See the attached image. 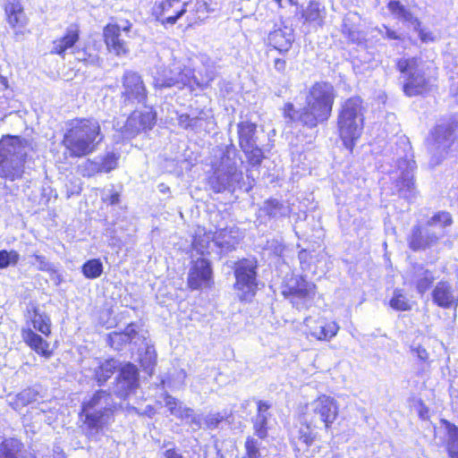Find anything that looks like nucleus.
Wrapping results in <instances>:
<instances>
[{
	"instance_id": "obj_1",
	"label": "nucleus",
	"mask_w": 458,
	"mask_h": 458,
	"mask_svg": "<svg viewBox=\"0 0 458 458\" xmlns=\"http://www.w3.org/2000/svg\"><path fill=\"white\" fill-rule=\"evenodd\" d=\"M335 98V89L331 82L318 81L308 89L301 109H297L292 102H286L282 114L290 123H300L305 128L313 129L327 123L331 118Z\"/></svg>"
},
{
	"instance_id": "obj_2",
	"label": "nucleus",
	"mask_w": 458,
	"mask_h": 458,
	"mask_svg": "<svg viewBox=\"0 0 458 458\" xmlns=\"http://www.w3.org/2000/svg\"><path fill=\"white\" fill-rule=\"evenodd\" d=\"M105 140L100 121L93 116H75L64 123L60 145L67 158L81 159L95 153Z\"/></svg>"
},
{
	"instance_id": "obj_3",
	"label": "nucleus",
	"mask_w": 458,
	"mask_h": 458,
	"mask_svg": "<svg viewBox=\"0 0 458 458\" xmlns=\"http://www.w3.org/2000/svg\"><path fill=\"white\" fill-rule=\"evenodd\" d=\"M25 324L21 328L24 344L40 358L50 359L54 348L47 338L52 335V319L48 313L40 310L36 302H30L23 313Z\"/></svg>"
},
{
	"instance_id": "obj_4",
	"label": "nucleus",
	"mask_w": 458,
	"mask_h": 458,
	"mask_svg": "<svg viewBox=\"0 0 458 458\" xmlns=\"http://www.w3.org/2000/svg\"><path fill=\"white\" fill-rule=\"evenodd\" d=\"M366 112L367 105L359 95L347 98L340 105L336 118L337 133L350 153L353 152L356 142L362 136Z\"/></svg>"
},
{
	"instance_id": "obj_5",
	"label": "nucleus",
	"mask_w": 458,
	"mask_h": 458,
	"mask_svg": "<svg viewBox=\"0 0 458 458\" xmlns=\"http://www.w3.org/2000/svg\"><path fill=\"white\" fill-rule=\"evenodd\" d=\"M27 140L19 135H3L0 139V178L15 182L25 174L27 153H20L27 146Z\"/></svg>"
},
{
	"instance_id": "obj_6",
	"label": "nucleus",
	"mask_w": 458,
	"mask_h": 458,
	"mask_svg": "<svg viewBox=\"0 0 458 458\" xmlns=\"http://www.w3.org/2000/svg\"><path fill=\"white\" fill-rule=\"evenodd\" d=\"M259 263L255 257L242 258L233 263L235 282L233 289L242 302H250L259 290L258 280Z\"/></svg>"
},
{
	"instance_id": "obj_7",
	"label": "nucleus",
	"mask_w": 458,
	"mask_h": 458,
	"mask_svg": "<svg viewBox=\"0 0 458 458\" xmlns=\"http://www.w3.org/2000/svg\"><path fill=\"white\" fill-rule=\"evenodd\" d=\"M419 58H399L395 62L396 70L403 75L402 90L406 97L425 96L431 90L429 80L419 69Z\"/></svg>"
},
{
	"instance_id": "obj_8",
	"label": "nucleus",
	"mask_w": 458,
	"mask_h": 458,
	"mask_svg": "<svg viewBox=\"0 0 458 458\" xmlns=\"http://www.w3.org/2000/svg\"><path fill=\"white\" fill-rule=\"evenodd\" d=\"M316 293V284L302 275L293 276L284 280L281 285L282 296L297 310L309 309Z\"/></svg>"
},
{
	"instance_id": "obj_9",
	"label": "nucleus",
	"mask_w": 458,
	"mask_h": 458,
	"mask_svg": "<svg viewBox=\"0 0 458 458\" xmlns=\"http://www.w3.org/2000/svg\"><path fill=\"white\" fill-rule=\"evenodd\" d=\"M132 23L124 20L119 25L112 17L102 30V39L108 53L114 56H126L130 54L131 47L128 38L131 37Z\"/></svg>"
},
{
	"instance_id": "obj_10",
	"label": "nucleus",
	"mask_w": 458,
	"mask_h": 458,
	"mask_svg": "<svg viewBox=\"0 0 458 458\" xmlns=\"http://www.w3.org/2000/svg\"><path fill=\"white\" fill-rule=\"evenodd\" d=\"M257 124L250 121H242L237 124L238 144L244 153L248 164L258 167L265 158L262 148L256 144Z\"/></svg>"
},
{
	"instance_id": "obj_11",
	"label": "nucleus",
	"mask_w": 458,
	"mask_h": 458,
	"mask_svg": "<svg viewBox=\"0 0 458 458\" xmlns=\"http://www.w3.org/2000/svg\"><path fill=\"white\" fill-rule=\"evenodd\" d=\"M157 113L152 106L142 110H133L126 118L122 132L129 138H135L141 132L151 131L157 124Z\"/></svg>"
},
{
	"instance_id": "obj_12",
	"label": "nucleus",
	"mask_w": 458,
	"mask_h": 458,
	"mask_svg": "<svg viewBox=\"0 0 458 458\" xmlns=\"http://www.w3.org/2000/svg\"><path fill=\"white\" fill-rule=\"evenodd\" d=\"M303 324L307 336L318 342L331 341L340 330L336 320L323 315L309 316L304 318Z\"/></svg>"
},
{
	"instance_id": "obj_13",
	"label": "nucleus",
	"mask_w": 458,
	"mask_h": 458,
	"mask_svg": "<svg viewBox=\"0 0 458 458\" xmlns=\"http://www.w3.org/2000/svg\"><path fill=\"white\" fill-rule=\"evenodd\" d=\"M214 273L210 260L199 257L191 262L187 276V287L191 291L212 288Z\"/></svg>"
},
{
	"instance_id": "obj_14",
	"label": "nucleus",
	"mask_w": 458,
	"mask_h": 458,
	"mask_svg": "<svg viewBox=\"0 0 458 458\" xmlns=\"http://www.w3.org/2000/svg\"><path fill=\"white\" fill-rule=\"evenodd\" d=\"M121 97L124 104L145 103L148 90L141 76L133 71H125L122 77Z\"/></svg>"
},
{
	"instance_id": "obj_15",
	"label": "nucleus",
	"mask_w": 458,
	"mask_h": 458,
	"mask_svg": "<svg viewBox=\"0 0 458 458\" xmlns=\"http://www.w3.org/2000/svg\"><path fill=\"white\" fill-rule=\"evenodd\" d=\"M311 407L313 414L318 416L327 430L332 428L339 417L340 409L338 402L334 397L326 394H318L311 402Z\"/></svg>"
},
{
	"instance_id": "obj_16",
	"label": "nucleus",
	"mask_w": 458,
	"mask_h": 458,
	"mask_svg": "<svg viewBox=\"0 0 458 458\" xmlns=\"http://www.w3.org/2000/svg\"><path fill=\"white\" fill-rule=\"evenodd\" d=\"M116 407L106 406L101 410L81 411L79 416L82 419L83 426L89 434L98 433L114 421Z\"/></svg>"
},
{
	"instance_id": "obj_17",
	"label": "nucleus",
	"mask_w": 458,
	"mask_h": 458,
	"mask_svg": "<svg viewBox=\"0 0 458 458\" xmlns=\"http://www.w3.org/2000/svg\"><path fill=\"white\" fill-rule=\"evenodd\" d=\"M433 303L445 310H456L458 307V291L448 280H440L432 288Z\"/></svg>"
},
{
	"instance_id": "obj_18",
	"label": "nucleus",
	"mask_w": 458,
	"mask_h": 458,
	"mask_svg": "<svg viewBox=\"0 0 458 458\" xmlns=\"http://www.w3.org/2000/svg\"><path fill=\"white\" fill-rule=\"evenodd\" d=\"M4 20L15 35L23 34L29 18L21 0H7L3 5Z\"/></svg>"
},
{
	"instance_id": "obj_19",
	"label": "nucleus",
	"mask_w": 458,
	"mask_h": 458,
	"mask_svg": "<svg viewBox=\"0 0 458 458\" xmlns=\"http://www.w3.org/2000/svg\"><path fill=\"white\" fill-rule=\"evenodd\" d=\"M81 30L78 23L70 24L65 31L52 41L50 54L64 58L81 40Z\"/></svg>"
},
{
	"instance_id": "obj_20",
	"label": "nucleus",
	"mask_w": 458,
	"mask_h": 458,
	"mask_svg": "<svg viewBox=\"0 0 458 458\" xmlns=\"http://www.w3.org/2000/svg\"><path fill=\"white\" fill-rule=\"evenodd\" d=\"M187 6L180 0H162L157 6V18L163 25H174L187 13Z\"/></svg>"
},
{
	"instance_id": "obj_21",
	"label": "nucleus",
	"mask_w": 458,
	"mask_h": 458,
	"mask_svg": "<svg viewBox=\"0 0 458 458\" xmlns=\"http://www.w3.org/2000/svg\"><path fill=\"white\" fill-rule=\"evenodd\" d=\"M293 429L295 438L307 446L312 445L318 438L317 425L313 419L308 417L306 412H301L298 415Z\"/></svg>"
},
{
	"instance_id": "obj_22",
	"label": "nucleus",
	"mask_w": 458,
	"mask_h": 458,
	"mask_svg": "<svg viewBox=\"0 0 458 458\" xmlns=\"http://www.w3.org/2000/svg\"><path fill=\"white\" fill-rule=\"evenodd\" d=\"M439 239L440 237L436 233L429 232L422 225H415L412 227L407 242L411 250L418 251L437 244Z\"/></svg>"
},
{
	"instance_id": "obj_23",
	"label": "nucleus",
	"mask_w": 458,
	"mask_h": 458,
	"mask_svg": "<svg viewBox=\"0 0 458 458\" xmlns=\"http://www.w3.org/2000/svg\"><path fill=\"white\" fill-rule=\"evenodd\" d=\"M116 382L124 394H130L139 386V370L131 362H126L119 369Z\"/></svg>"
},
{
	"instance_id": "obj_24",
	"label": "nucleus",
	"mask_w": 458,
	"mask_h": 458,
	"mask_svg": "<svg viewBox=\"0 0 458 458\" xmlns=\"http://www.w3.org/2000/svg\"><path fill=\"white\" fill-rule=\"evenodd\" d=\"M293 41V32L286 28L274 30L267 37V46L282 55L286 54L291 49Z\"/></svg>"
},
{
	"instance_id": "obj_25",
	"label": "nucleus",
	"mask_w": 458,
	"mask_h": 458,
	"mask_svg": "<svg viewBox=\"0 0 458 458\" xmlns=\"http://www.w3.org/2000/svg\"><path fill=\"white\" fill-rule=\"evenodd\" d=\"M100 45L94 39L83 44L82 47L76 49L73 53L77 55V61L85 66H92L99 64Z\"/></svg>"
},
{
	"instance_id": "obj_26",
	"label": "nucleus",
	"mask_w": 458,
	"mask_h": 458,
	"mask_svg": "<svg viewBox=\"0 0 458 458\" xmlns=\"http://www.w3.org/2000/svg\"><path fill=\"white\" fill-rule=\"evenodd\" d=\"M138 332L132 324H129L123 331H114L109 334V344L115 350H122L130 344L137 336Z\"/></svg>"
},
{
	"instance_id": "obj_27",
	"label": "nucleus",
	"mask_w": 458,
	"mask_h": 458,
	"mask_svg": "<svg viewBox=\"0 0 458 458\" xmlns=\"http://www.w3.org/2000/svg\"><path fill=\"white\" fill-rule=\"evenodd\" d=\"M439 422L448 437L446 452L449 458H458V427L446 419H440Z\"/></svg>"
},
{
	"instance_id": "obj_28",
	"label": "nucleus",
	"mask_w": 458,
	"mask_h": 458,
	"mask_svg": "<svg viewBox=\"0 0 458 458\" xmlns=\"http://www.w3.org/2000/svg\"><path fill=\"white\" fill-rule=\"evenodd\" d=\"M119 155L114 152L105 154L99 164L92 160H87L86 164L94 166L95 174L109 173L118 166Z\"/></svg>"
},
{
	"instance_id": "obj_29",
	"label": "nucleus",
	"mask_w": 458,
	"mask_h": 458,
	"mask_svg": "<svg viewBox=\"0 0 458 458\" xmlns=\"http://www.w3.org/2000/svg\"><path fill=\"white\" fill-rule=\"evenodd\" d=\"M325 9L320 6V4L316 0H310L305 10L302 12L301 16L306 23L323 24Z\"/></svg>"
},
{
	"instance_id": "obj_30",
	"label": "nucleus",
	"mask_w": 458,
	"mask_h": 458,
	"mask_svg": "<svg viewBox=\"0 0 458 458\" xmlns=\"http://www.w3.org/2000/svg\"><path fill=\"white\" fill-rule=\"evenodd\" d=\"M23 447V443L16 437L4 438L0 443V458H18Z\"/></svg>"
},
{
	"instance_id": "obj_31",
	"label": "nucleus",
	"mask_w": 458,
	"mask_h": 458,
	"mask_svg": "<svg viewBox=\"0 0 458 458\" xmlns=\"http://www.w3.org/2000/svg\"><path fill=\"white\" fill-rule=\"evenodd\" d=\"M387 9L396 18L402 19L405 21H411L415 25H421L418 18H414L412 13L398 0H390L386 4Z\"/></svg>"
},
{
	"instance_id": "obj_32",
	"label": "nucleus",
	"mask_w": 458,
	"mask_h": 458,
	"mask_svg": "<svg viewBox=\"0 0 458 458\" xmlns=\"http://www.w3.org/2000/svg\"><path fill=\"white\" fill-rule=\"evenodd\" d=\"M38 393L32 388H25L19 392L13 398V400L10 403V406L15 410L19 411L23 407L32 403L37 399Z\"/></svg>"
},
{
	"instance_id": "obj_33",
	"label": "nucleus",
	"mask_w": 458,
	"mask_h": 458,
	"mask_svg": "<svg viewBox=\"0 0 458 458\" xmlns=\"http://www.w3.org/2000/svg\"><path fill=\"white\" fill-rule=\"evenodd\" d=\"M116 370V367L112 360H106L101 362L95 369L94 379L98 385L105 384L112 377Z\"/></svg>"
},
{
	"instance_id": "obj_34",
	"label": "nucleus",
	"mask_w": 458,
	"mask_h": 458,
	"mask_svg": "<svg viewBox=\"0 0 458 458\" xmlns=\"http://www.w3.org/2000/svg\"><path fill=\"white\" fill-rule=\"evenodd\" d=\"M389 306L396 311H409L411 304L403 289H395L389 300Z\"/></svg>"
},
{
	"instance_id": "obj_35",
	"label": "nucleus",
	"mask_w": 458,
	"mask_h": 458,
	"mask_svg": "<svg viewBox=\"0 0 458 458\" xmlns=\"http://www.w3.org/2000/svg\"><path fill=\"white\" fill-rule=\"evenodd\" d=\"M81 269L85 278L92 280L103 274L104 267L99 259H90L82 264Z\"/></svg>"
},
{
	"instance_id": "obj_36",
	"label": "nucleus",
	"mask_w": 458,
	"mask_h": 458,
	"mask_svg": "<svg viewBox=\"0 0 458 458\" xmlns=\"http://www.w3.org/2000/svg\"><path fill=\"white\" fill-rule=\"evenodd\" d=\"M110 396L111 394L106 390H97L88 401L82 403L81 411L95 410L97 406L101 404L102 401L106 403Z\"/></svg>"
},
{
	"instance_id": "obj_37",
	"label": "nucleus",
	"mask_w": 458,
	"mask_h": 458,
	"mask_svg": "<svg viewBox=\"0 0 458 458\" xmlns=\"http://www.w3.org/2000/svg\"><path fill=\"white\" fill-rule=\"evenodd\" d=\"M254 435L263 440L268 437L269 426L267 415H256L252 420Z\"/></svg>"
},
{
	"instance_id": "obj_38",
	"label": "nucleus",
	"mask_w": 458,
	"mask_h": 458,
	"mask_svg": "<svg viewBox=\"0 0 458 458\" xmlns=\"http://www.w3.org/2000/svg\"><path fill=\"white\" fill-rule=\"evenodd\" d=\"M454 223L453 216L448 211H437L433 214V216L427 222L428 226H439L441 228H445L452 225Z\"/></svg>"
},
{
	"instance_id": "obj_39",
	"label": "nucleus",
	"mask_w": 458,
	"mask_h": 458,
	"mask_svg": "<svg viewBox=\"0 0 458 458\" xmlns=\"http://www.w3.org/2000/svg\"><path fill=\"white\" fill-rule=\"evenodd\" d=\"M434 282L435 276L433 273L428 269H424L420 277L418 278L415 283V288L417 292L422 295L433 287Z\"/></svg>"
},
{
	"instance_id": "obj_40",
	"label": "nucleus",
	"mask_w": 458,
	"mask_h": 458,
	"mask_svg": "<svg viewBox=\"0 0 458 458\" xmlns=\"http://www.w3.org/2000/svg\"><path fill=\"white\" fill-rule=\"evenodd\" d=\"M165 401L170 413L176 414L179 418L189 417L192 413L190 408L182 409L178 400L168 394L165 395Z\"/></svg>"
},
{
	"instance_id": "obj_41",
	"label": "nucleus",
	"mask_w": 458,
	"mask_h": 458,
	"mask_svg": "<svg viewBox=\"0 0 458 458\" xmlns=\"http://www.w3.org/2000/svg\"><path fill=\"white\" fill-rule=\"evenodd\" d=\"M245 454L242 458H263L259 443L252 436H248L244 442Z\"/></svg>"
},
{
	"instance_id": "obj_42",
	"label": "nucleus",
	"mask_w": 458,
	"mask_h": 458,
	"mask_svg": "<svg viewBox=\"0 0 458 458\" xmlns=\"http://www.w3.org/2000/svg\"><path fill=\"white\" fill-rule=\"evenodd\" d=\"M20 260V255L17 250H0V269H4L9 266H16Z\"/></svg>"
},
{
	"instance_id": "obj_43",
	"label": "nucleus",
	"mask_w": 458,
	"mask_h": 458,
	"mask_svg": "<svg viewBox=\"0 0 458 458\" xmlns=\"http://www.w3.org/2000/svg\"><path fill=\"white\" fill-rule=\"evenodd\" d=\"M283 209V204L276 199H267L264 203V213L269 217L276 216Z\"/></svg>"
},
{
	"instance_id": "obj_44",
	"label": "nucleus",
	"mask_w": 458,
	"mask_h": 458,
	"mask_svg": "<svg viewBox=\"0 0 458 458\" xmlns=\"http://www.w3.org/2000/svg\"><path fill=\"white\" fill-rule=\"evenodd\" d=\"M399 191H411L414 189V178L412 175L403 174L396 181Z\"/></svg>"
},
{
	"instance_id": "obj_45",
	"label": "nucleus",
	"mask_w": 458,
	"mask_h": 458,
	"mask_svg": "<svg viewBox=\"0 0 458 458\" xmlns=\"http://www.w3.org/2000/svg\"><path fill=\"white\" fill-rule=\"evenodd\" d=\"M458 129V121L452 120L446 125H437L436 131L444 137L451 136Z\"/></svg>"
},
{
	"instance_id": "obj_46",
	"label": "nucleus",
	"mask_w": 458,
	"mask_h": 458,
	"mask_svg": "<svg viewBox=\"0 0 458 458\" xmlns=\"http://www.w3.org/2000/svg\"><path fill=\"white\" fill-rule=\"evenodd\" d=\"M416 31L418 32L419 38L422 43H432L436 41V36L433 34L432 31L426 30L425 29L421 28L420 25H416Z\"/></svg>"
},
{
	"instance_id": "obj_47",
	"label": "nucleus",
	"mask_w": 458,
	"mask_h": 458,
	"mask_svg": "<svg viewBox=\"0 0 458 458\" xmlns=\"http://www.w3.org/2000/svg\"><path fill=\"white\" fill-rule=\"evenodd\" d=\"M273 66L277 73L284 75L287 71L286 58L284 56L275 58L273 61Z\"/></svg>"
},
{
	"instance_id": "obj_48",
	"label": "nucleus",
	"mask_w": 458,
	"mask_h": 458,
	"mask_svg": "<svg viewBox=\"0 0 458 458\" xmlns=\"http://www.w3.org/2000/svg\"><path fill=\"white\" fill-rule=\"evenodd\" d=\"M178 124L180 127L187 130L195 126V119L191 118L188 114H182L178 117Z\"/></svg>"
},
{
	"instance_id": "obj_49",
	"label": "nucleus",
	"mask_w": 458,
	"mask_h": 458,
	"mask_svg": "<svg viewBox=\"0 0 458 458\" xmlns=\"http://www.w3.org/2000/svg\"><path fill=\"white\" fill-rule=\"evenodd\" d=\"M225 420L224 416L220 413L209 415L206 420V426L208 428H216Z\"/></svg>"
},
{
	"instance_id": "obj_50",
	"label": "nucleus",
	"mask_w": 458,
	"mask_h": 458,
	"mask_svg": "<svg viewBox=\"0 0 458 458\" xmlns=\"http://www.w3.org/2000/svg\"><path fill=\"white\" fill-rule=\"evenodd\" d=\"M38 262V270L48 272L51 270V265L47 260L46 257L40 254H33L32 256Z\"/></svg>"
},
{
	"instance_id": "obj_51",
	"label": "nucleus",
	"mask_w": 458,
	"mask_h": 458,
	"mask_svg": "<svg viewBox=\"0 0 458 458\" xmlns=\"http://www.w3.org/2000/svg\"><path fill=\"white\" fill-rule=\"evenodd\" d=\"M411 352L416 354L417 358L422 361V362H428L429 359V354L427 352V350L421 346L419 345L415 348L411 349Z\"/></svg>"
},
{
	"instance_id": "obj_52",
	"label": "nucleus",
	"mask_w": 458,
	"mask_h": 458,
	"mask_svg": "<svg viewBox=\"0 0 458 458\" xmlns=\"http://www.w3.org/2000/svg\"><path fill=\"white\" fill-rule=\"evenodd\" d=\"M271 408V404L266 401H259L257 403V414L267 415L266 412Z\"/></svg>"
},
{
	"instance_id": "obj_53",
	"label": "nucleus",
	"mask_w": 458,
	"mask_h": 458,
	"mask_svg": "<svg viewBox=\"0 0 458 458\" xmlns=\"http://www.w3.org/2000/svg\"><path fill=\"white\" fill-rule=\"evenodd\" d=\"M164 458H184L179 450L175 447L165 451Z\"/></svg>"
},
{
	"instance_id": "obj_54",
	"label": "nucleus",
	"mask_w": 458,
	"mask_h": 458,
	"mask_svg": "<svg viewBox=\"0 0 458 458\" xmlns=\"http://www.w3.org/2000/svg\"><path fill=\"white\" fill-rule=\"evenodd\" d=\"M386 29V38L392 40H400L401 37L397 34V32L389 27L385 26Z\"/></svg>"
},
{
	"instance_id": "obj_55",
	"label": "nucleus",
	"mask_w": 458,
	"mask_h": 458,
	"mask_svg": "<svg viewBox=\"0 0 458 458\" xmlns=\"http://www.w3.org/2000/svg\"><path fill=\"white\" fill-rule=\"evenodd\" d=\"M418 415L422 420H428L429 417V409L424 403H421L418 411Z\"/></svg>"
},
{
	"instance_id": "obj_56",
	"label": "nucleus",
	"mask_w": 458,
	"mask_h": 458,
	"mask_svg": "<svg viewBox=\"0 0 458 458\" xmlns=\"http://www.w3.org/2000/svg\"><path fill=\"white\" fill-rule=\"evenodd\" d=\"M120 202V194L118 192H113L108 198V203L110 205H116Z\"/></svg>"
},
{
	"instance_id": "obj_57",
	"label": "nucleus",
	"mask_w": 458,
	"mask_h": 458,
	"mask_svg": "<svg viewBox=\"0 0 458 458\" xmlns=\"http://www.w3.org/2000/svg\"><path fill=\"white\" fill-rule=\"evenodd\" d=\"M343 33L344 35H345L346 37L350 38L352 39V41H354L355 40V38H354V32L351 30V29H348V30H343Z\"/></svg>"
},
{
	"instance_id": "obj_58",
	"label": "nucleus",
	"mask_w": 458,
	"mask_h": 458,
	"mask_svg": "<svg viewBox=\"0 0 458 458\" xmlns=\"http://www.w3.org/2000/svg\"><path fill=\"white\" fill-rule=\"evenodd\" d=\"M175 81L174 80H172L170 79L167 82H162L160 84V87H163V88H169V87H172L175 84Z\"/></svg>"
},
{
	"instance_id": "obj_59",
	"label": "nucleus",
	"mask_w": 458,
	"mask_h": 458,
	"mask_svg": "<svg viewBox=\"0 0 458 458\" xmlns=\"http://www.w3.org/2000/svg\"><path fill=\"white\" fill-rule=\"evenodd\" d=\"M281 1L282 0H276V2L278 4V5H281ZM289 2L293 5H297L298 4V0H289Z\"/></svg>"
},
{
	"instance_id": "obj_60",
	"label": "nucleus",
	"mask_w": 458,
	"mask_h": 458,
	"mask_svg": "<svg viewBox=\"0 0 458 458\" xmlns=\"http://www.w3.org/2000/svg\"><path fill=\"white\" fill-rule=\"evenodd\" d=\"M455 189H456V191H457V198H458V186H457Z\"/></svg>"
}]
</instances>
